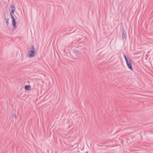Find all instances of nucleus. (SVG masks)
I'll use <instances>...</instances> for the list:
<instances>
[{
    "instance_id": "obj_5",
    "label": "nucleus",
    "mask_w": 153,
    "mask_h": 153,
    "mask_svg": "<svg viewBox=\"0 0 153 153\" xmlns=\"http://www.w3.org/2000/svg\"><path fill=\"white\" fill-rule=\"evenodd\" d=\"M74 53L76 55L78 56H80L81 54V52L78 51H75L74 52Z\"/></svg>"
},
{
    "instance_id": "obj_7",
    "label": "nucleus",
    "mask_w": 153,
    "mask_h": 153,
    "mask_svg": "<svg viewBox=\"0 0 153 153\" xmlns=\"http://www.w3.org/2000/svg\"><path fill=\"white\" fill-rule=\"evenodd\" d=\"M124 57L126 62H127L129 61H130V60H131L130 59H128L126 55H124Z\"/></svg>"
},
{
    "instance_id": "obj_1",
    "label": "nucleus",
    "mask_w": 153,
    "mask_h": 153,
    "mask_svg": "<svg viewBox=\"0 0 153 153\" xmlns=\"http://www.w3.org/2000/svg\"><path fill=\"white\" fill-rule=\"evenodd\" d=\"M35 53V48L33 45H32L31 48V50L30 51L28 56L30 58L33 57Z\"/></svg>"
},
{
    "instance_id": "obj_2",
    "label": "nucleus",
    "mask_w": 153,
    "mask_h": 153,
    "mask_svg": "<svg viewBox=\"0 0 153 153\" xmlns=\"http://www.w3.org/2000/svg\"><path fill=\"white\" fill-rule=\"evenodd\" d=\"M122 39H125L127 38V35L126 34V31H125L124 28H123L122 30Z\"/></svg>"
},
{
    "instance_id": "obj_13",
    "label": "nucleus",
    "mask_w": 153,
    "mask_h": 153,
    "mask_svg": "<svg viewBox=\"0 0 153 153\" xmlns=\"http://www.w3.org/2000/svg\"><path fill=\"white\" fill-rule=\"evenodd\" d=\"M4 18L5 19V16Z\"/></svg>"
},
{
    "instance_id": "obj_3",
    "label": "nucleus",
    "mask_w": 153,
    "mask_h": 153,
    "mask_svg": "<svg viewBox=\"0 0 153 153\" xmlns=\"http://www.w3.org/2000/svg\"><path fill=\"white\" fill-rule=\"evenodd\" d=\"M126 63L128 68L131 70H133L131 63V60L130 61H129L126 62Z\"/></svg>"
},
{
    "instance_id": "obj_6",
    "label": "nucleus",
    "mask_w": 153,
    "mask_h": 153,
    "mask_svg": "<svg viewBox=\"0 0 153 153\" xmlns=\"http://www.w3.org/2000/svg\"><path fill=\"white\" fill-rule=\"evenodd\" d=\"M30 87L29 85H26L25 86V89L26 90H29L30 89Z\"/></svg>"
},
{
    "instance_id": "obj_4",
    "label": "nucleus",
    "mask_w": 153,
    "mask_h": 153,
    "mask_svg": "<svg viewBox=\"0 0 153 153\" xmlns=\"http://www.w3.org/2000/svg\"><path fill=\"white\" fill-rule=\"evenodd\" d=\"M12 23L14 28H16V23L15 19H12Z\"/></svg>"
},
{
    "instance_id": "obj_10",
    "label": "nucleus",
    "mask_w": 153,
    "mask_h": 153,
    "mask_svg": "<svg viewBox=\"0 0 153 153\" xmlns=\"http://www.w3.org/2000/svg\"><path fill=\"white\" fill-rule=\"evenodd\" d=\"M10 7L12 8V9H15V7L13 5L11 4Z\"/></svg>"
},
{
    "instance_id": "obj_8",
    "label": "nucleus",
    "mask_w": 153,
    "mask_h": 153,
    "mask_svg": "<svg viewBox=\"0 0 153 153\" xmlns=\"http://www.w3.org/2000/svg\"><path fill=\"white\" fill-rule=\"evenodd\" d=\"M9 18H7L6 19V22L7 25H8L9 24Z\"/></svg>"
},
{
    "instance_id": "obj_11",
    "label": "nucleus",
    "mask_w": 153,
    "mask_h": 153,
    "mask_svg": "<svg viewBox=\"0 0 153 153\" xmlns=\"http://www.w3.org/2000/svg\"><path fill=\"white\" fill-rule=\"evenodd\" d=\"M10 15L11 17V18L12 19H15V18L14 17V16H13V15L11 13H10Z\"/></svg>"
},
{
    "instance_id": "obj_9",
    "label": "nucleus",
    "mask_w": 153,
    "mask_h": 153,
    "mask_svg": "<svg viewBox=\"0 0 153 153\" xmlns=\"http://www.w3.org/2000/svg\"><path fill=\"white\" fill-rule=\"evenodd\" d=\"M12 117L13 118H14L16 119L17 118L16 115L15 114L13 115L12 116Z\"/></svg>"
},
{
    "instance_id": "obj_12",
    "label": "nucleus",
    "mask_w": 153,
    "mask_h": 153,
    "mask_svg": "<svg viewBox=\"0 0 153 153\" xmlns=\"http://www.w3.org/2000/svg\"><path fill=\"white\" fill-rule=\"evenodd\" d=\"M15 11V9H12L11 13H14Z\"/></svg>"
}]
</instances>
